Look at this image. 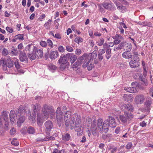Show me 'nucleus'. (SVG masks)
I'll use <instances>...</instances> for the list:
<instances>
[{
    "label": "nucleus",
    "instance_id": "nucleus-50",
    "mask_svg": "<svg viewBox=\"0 0 153 153\" xmlns=\"http://www.w3.org/2000/svg\"><path fill=\"white\" fill-rule=\"evenodd\" d=\"M66 50L69 52H71L73 51V49L71 46L69 45H67L66 47Z\"/></svg>",
    "mask_w": 153,
    "mask_h": 153
},
{
    "label": "nucleus",
    "instance_id": "nucleus-10",
    "mask_svg": "<svg viewBox=\"0 0 153 153\" xmlns=\"http://www.w3.org/2000/svg\"><path fill=\"white\" fill-rule=\"evenodd\" d=\"M152 102V99L150 97H148L144 102L145 109L147 112H150Z\"/></svg>",
    "mask_w": 153,
    "mask_h": 153
},
{
    "label": "nucleus",
    "instance_id": "nucleus-23",
    "mask_svg": "<svg viewBox=\"0 0 153 153\" xmlns=\"http://www.w3.org/2000/svg\"><path fill=\"white\" fill-rule=\"evenodd\" d=\"M58 53L57 51H53L51 52L50 54L49 57L51 59L56 58L58 56Z\"/></svg>",
    "mask_w": 153,
    "mask_h": 153
},
{
    "label": "nucleus",
    "instance_id": "nucleus-15",
    "mask_svg": "<svg viewBox=\"0 0 153 153\" xmlns=\"http://www.w3.org/2000/svg\"><path fill=\"white\" fill-rule=\"evenodd\" d=\"M19 52L20 53L19 56L20 61L22 62L27 61L28 58L26 53L24 52H22L20 50L19 51Z\"/></svg>",
    "mask_w": 153,
    "mask_h": 153
},
{
    "label": "nucleus",
    "instance_id": "nucleus-55",
    "mask_svg": "<svg viewBox=\"0 0 153 153\" xmlns=\"http://www.w3.org/2000/svg\"><path fill=\"white\" fill-rule=\"evenodd\" d=\"M58 50L59 52L63 53L65 51V49L63 46H60L58 48Z\"/></svg>",
    "mask_w": 153,
    "mask_h": 153
},
{
    "label": "nucleus",
    "instance_id": "nucleus-20",
    "mask_svg": "<svg viewBox=\"0 0 153 153\" xmlns=\"http://www.w3.org/2000/svg\"><path fill=\"white\" fill-rule=\"evenodd\" d=\"M16 116V113H15V111L14 110H12L10 111L9 114L10 119V121L11 122V123H14L15 120V117Z\"/></svg>",
    "mask_w": 153,
    "mask_h": 153
},
{
    "label": "nucleus",
    "instance_id": "nucleus-1",
    "mask_svg": "<svg viewBox=\"0 0 153 153\" xmlns=\"http://www.w3.org/2000/svg\"><path fill=\"white\" fill-rule=\"evenodd\" d=\"M25 50L27 51V56L31 60H33L36 58L37 59L42 58L43 56V52L41 49H38L34 45L29 44L25 47Z\"/></svg>",
    "mask_w": 153,
    "mask_h": 153
},
{
    "label": "nucleus",
    "instance_id": "nucleus-3",
    "mask_svg": "<svg viewBox=\"0 0 153 153\" xmlns=\"http://www.w3.org/2000/svg\"><path fill=\"white\" fill-rule=\"evenodd\" d=\"M71 121L72 124H71V129H73L74 128H82V119L81 117L78 116L76 114H74L71 117Z\"/></svg>",
    "mask_w": 153,
    "mask_h": 153
},
{
    "label": "nucleus",
    "instance_id": "nucleus-44",
    "mask_svg": "<svg viewBox=\"0 0 153 153\" xmlns=\"http://www.w3.org/2000/svg\"><path fill=\"white\" fill-rule=\"evenodd\" d=\"M113 38L114 39H123V37L120 35L117 34L115 36H113Z\"/></svg>",
    "mask_w": 153,
    "mask_h": 153
},
{
    "label": "nucleus",
    "instance_id": "nucleus-26",
    "mask_svg": "<svg viewBox=\"0 0 153 153\" xmlns=\"http://www.w3.org/2000/svg\"><path fill=\"white\" fill-rule=\"evenodd\" d=\"M91 130H95L97 129V120L94 119L92 121V123L90 126Z\"/></svg>",
    "mask_w": 153,
    "mask_h": 153
},
{
    "label": "nucleus",
    "instance_id": "nucleus-49",
    "mask_svg": "<svg viewBox=\"0 0 153 153\" xmlns=\"http://www.w3.org/2000/svg\"><path fill=\"white\" fill-rule=\"evenodd\" d=\"M47 42L49 46L51 48H52L53 47V43L52 41L49 39H47Z\"/></svg>",
    "mask_w": 153,
    "mask_h": 153
},
{
    "label": "nucleus",
    "instance_id": "nucleus-41",
    "mask_svg": "<svg viewBox=\"0 0 153 153\" xmlns=\"http://www.w3.org/2000/svg\"><path fill=\"white\" fill-rule=\"evenodd\" d=\"M11 53L15 56L18 55V51L14 47H12V51H11Z\"/></svg>",
    "mask_w": 153,
    "mask_h": 153
},
{
    "label": "nucleus",
    "instance_id": "nucleus-19",
    "mask_svg": "<svg viewBox=\"0 0 153 153\" xmlns=\"http://www.w3.org/2000/svg\"><path fill=\"white\" fill-rule=\"evenodd\" d=\"M16 117L18 118L17 119L18 126L20 127L21 126V124L24 123L25 120V117L24 115H20Z\"/></svg>",
    "mask_w": 153,
    "mask_h": 153
},
{
    "label": "nucleus",
    "instance_id": "nucleus-39",
    "mask_svg": "<svg viewBox=\"0 0 153 153\" xmlns=\"http://www.w3.org/2000/svg\"><path fill=\"white\" fill-rule=\"evenodd\" d=\"M125 106L127 108V110L128 111H133L134 110V107L133 106L129 103L127 104V105H125Z\"/></svg>",
    "mask_w": 153,
    "mask_h": 153
},
{
    "label": "nucleus",
    "instance_id": "nucleus-18",
    "mask_svg": "<svg viewBox=\"0 0 153 153\" xmlns=\"http://www.w3.org/2000/svg\"><path fill=\"white\" fill-rule=\"evenodd\" d=\"M115 4L117 9L120 10L121 12L124 13L126 11V7L122 5L120 3L116 2Z\"/></svg>",
    "mask_w": 153,
    "mask_h": 153
},
{
    "label": "nucleus",
    "instance_id": "nucleus-43",
    "mask_svg": "<svg viewBox=\"0 0 153 153\" xmlns=\"http://www.w3.org/2000/svg\"><path fill=\"white\" fill-rule=\"evenodd\" d=\"M15 37L16 39L23 40L24 39L23 34H19L15 36Z\"/></svg>",
    "mask_w": 153,
    "mask_h": 153
},
{
    "label": "nucleus",
    "instance_id": "nucleus-31",
    "mask_svg": "<svg viewBox=\"0 0 153 153\" xmlns=\"http://www.w3.org/2000/svg\"><path fill=\"white\" fill-rule=\"evenodd\" d=\"M125 44V48L127 50L126 51L130 52L132 49V45L129 43H126V42Z\"/></svg>",
    "mask_w": 153,
    "mask_h": 153
},
{
    "label": "nucleus",
    "instance_id": "nucleus-27",
    "mask_svg": "<svg viewBox=\"0 0 153 153\" xmlns=\"http://www.w3.org/2000/svg\"><path fill=\"white\" fill-rule=\"evenodd\" d=\"M8 112L7 111H3L1 112V115L5 121L7 122L8 120V117L7 115Z\"/></svg>",
    "mask_w": 153,
    "mask_h": 153
},
{
    "label": "nucleus",
    "instance_id": "nucleus-64",
    "mask_svg": "<svg viewBox=\"0 0 153 153\" xmlns=\"http://www.w3.org/2000/svg\"><path fill=\"white\" fill-rule=\"evenodd\" d=\"M53 37L58 39H60L61 38V36L60 35L59 33L55 34L54 35V36H53Z\"/></svg>",
    "mask_w": 153,
    "mask_h": 153
},
{
    "label": "nucleus",
    "instance_id": "nucleus-4",
    "mask_svg": "<svg viewBox=\"0 0 153 153\" xmlns=\"http://www.w3.org/2000/svg\"><path fill=\"white\" fill-rule=\"evenodd\" d=\"M42 114L44 115L43 118L47 120L48 118L49 115L52 116H54L55 112L51 106L45 104L44 105L42 108Z\"/></svg>",
    "mask_w": 153,
    "mask_h": 153
},
{
    "label": "nucleus",
    "instance_id": "nucleus-48",
    "mask_svg": "<svg viewBox=\"0 0 153 153\" xmlns=\"http://www.w3.org/2000/svg\"><path fill=\"white\" fill-rule=\"evenodd\" d=\"M16 140V139L13 138V140L11 141V144L15 146H18L19 145V143Z\"/></svg>",
    "mask_w": 153,
    "mask_h": 153
},
{
    "label": "nucleus",
    "instance_id": "nucleus-33",
    "mask_svg": "<svg viewBox=\"0 0 153 153\" xmlns=\"http://www.w3.org/2000/svg\"><path fill=\"white\" fill-rule=\"evenodd\" d=\"M124 89L127 92L130 93H134L135 90L134 87H126Z\"/></svg>",
    "mask_w": 153,
    "mask_h": 153
},
{
    "label": "nucleus",
    "instance_id": "nucleus-46",
    "mask_svg": "<svg viewBox=\"0 0 153 153\" xmlns=\"http://www.w3.org/2000/svg\"><path fill=\"white\" fill-rule=\"evenodd\" d=\"M141 25H143L145 26H148L149 27H151L152 25V24L150 22H142Z\"/></svg>",
    "mask_w": 153,
    "mask_h": 153
},
{
    "label": "nucleus",
    "instance_id": "nucleus-9",
    "mask_svg": "<svg viewBox=\"0 0 153 153\" xmlns=\"http://www.w3.org/2000/svg\"><path fill=\"white\" fill-rule=\"evenodd\" d=\"M45 127V132L49 134L50 132L53 128V122L50 120L46 121L44 123Z\"/></svg>",
    "mask_w": 153,
    "mask_h": 153
},
{
    "label": "nucleus",
    "instance_id": "nucleus-8",
    "mask_svg": "<svg viewBox=\"0 0 153 153\" xmlns=\"http://www.w3.org/2000/svg\"><path fill=\"white\" fill-rule=\"evenodd\" d=\"M132 60H131L129 62V65L131 68H137L140 66V59L138 56H133Z\"/></svg>",
    "mask_w": 153,
    "mask_h": 153
},
{
    "label": "nucleus",
    "instance_id": "nucleus-5",
    "mask_svg": "<svg viewBox=\"0 0 153 153\" xmlns=\"http://www.w3.org/2000/svg\"><path fill=\"white\" fill-rule=\"evenodd\" d=\"M124 113V114L119 115L120 119L123 123H129V122L133 118V115L128 111H125Z\"/></svg>",
    "mask_w": 153,
    "mask_h": 153
},
{
    "label": "nucleus",
    "instance_id": "nucleus-29",
    "mask_svg": "<svg viewBox=\"0 0 153 153\" xmlns=\"http://www.w3.org/2000/svg\"><path fill=\"white\" fill-rule=\"evenodd\" d=\"M71 117L70 119L68 118L66 119H64L65 122V126L66 127H68L70 126V128H71V125L72 124V122L71 121Z\"/></svg>",
    "mask_w": 153,
    "mask_h": 153
},
{
    "label": "nucleus",
    "instance_id": "nucleus-62",
    "mask_svg": "<svg viewBox=\"0 0 153 153\" xmlns=\"http://www.w3.org/2000/svg\"><path fill=\"white\" fill-rule=\"evenodd\" d=\"M120 39H114V44L115 45H117L119 44L121 42V40Z\"/></svg>",
    "mask_w": 153,
    "mask_h": 153
},
{
    "label": "nucleus",
    "instance_id": "nucleus-25",
    "mask_svg": "<svg viewBox=\"0 0 153 153\" xmlns=\"http://www.w3.org/2000/svg\"><path fill=\"white\" fill-rule=\"evenodd\" d=\"M122 56L123 58H125L126 59H129L131 58L132 56V55L130 52L128 51H126L122 54Z\"/></svg>",
    "mask_w": 153,
    "mask_h": 153
},
{
    "label": "nucleus",
    "instance_id": "nucleus-21",
    "mask_svg": "<svg viewBox=\"0 0 153 153\" xmlns=\"http://www.w3.org/2000/svg\"><path fill=\"white\" fill-rule=\"evenodd\" d=\"M124 100L128 102H129L133 100V96L131 94H125L123 97Z\"/></svg>",
    "mask_w": 153,
    "mask_h": 153
},
{
    "label": "nucleus",
    "instance_id": "nucleus-53",
    "mask_svg": "<svg viewBox=\"0 0 153 153\" xmlns=\"http://www.w3.org/2000/svg\"><path fill=\"white\" fill-rule=\"evenodd\" d=\"M126 44V42H121L118 45V47L120 49H122L125 46Z\"/></svg>",
    "mask_w": 153,
    "mask_h": 153
},
{
    "label": "nucleus",
    "instance_id": "nucleus-2",
    "mask_svg": "<svg viewBox=\"0 0 153 153\" xmlns=\"http://www.w3.org/2000/svg\"><path fill=\"white\" fill-rule=\"evenodd\" d=\"M72 53H68L65 55H62L59 59L58 63L60 65L59 68L61 71L64 70L67 67V66L69 64L68 62V59L70 57V55Z\"/></svg>",
    "mask_w": 153,
    "mask_h": 153
},
{
    "label": "nucleus",
    "instance_id": "nucleus-30",
    "mask_svg": "<svg viewBox=\"0 0 153 153\" xmlns=\"http://www.w3.org/2000/svg\"><path fill=\"white\" fill-rule=\"evenodd\" d=\"M71 138V137L69 134L66 133V134L63 135L62 136V139L65 141H69Z\"/></svg>",
    "mask_w": 153,
    "mask_h": 153
},
{
    "label": "nucleus",
    "instance_id": "nucleus-58",
    "mask_svg": "<svg viewBox=\"0 0 153 153\" xmlns=\"http://www.w3.org/2000/svg\"><path fill=\"white\" fill-rule=\"evenodd\" d=\"M104 39L101 38L100 39V42L98 43V45L99 46L102 45L104 43Z\"/></svg>",
    "mask_w": 153,
    "mask_h": 153
},
{
    "label": "nucleus",
    "instance_id": "nucleus-40",
    "mask_svg": "<svg viewBox=\"0 0 153 153\" xmlns=\"http://www.w3.org/2000/svg\"><path fill=\"white\" fill-rule=\"evenodd\" d=\"M127 63L126 62H120L118 64L119 67L120 68H124L127 67Z\"/></svg>",
    "mask_w": 153,
    "mask_h": 153
},
{
    "label": "nucleus",
    "instance_id": "nucleus-38",
    "mask_svg": "<svg viewBox=\"0 0 153 153\" xmlns=\"http://www.w3.org/2000/svg\"><path fill=\"white\" fill-rule=\"evenodd\" d=\"M48 68L50 70H55L57 69V67L52 64H49L48 65Z\"/></svg>",
    "mask_w": 153,
    "mask_h": 153
},
{
    "label": "nucleus",
    "instance_id": "nucleus-52",
    "mask_svg": "<svg viewBox=\"0 0 153 153\" xmlns=\"http://www.w3.org/2000/svg\"><path fill=\"white\" fill-rule=\"evenodd\" d=\"M87 69L88 71L91 70L94 67V65L92 64L91 63L89 65V64L87 65Z\"/></svg>",
    "mask_w": 153,
    "mask_h": 153
},
{
    "label": "nucleus",
    "instance_id": "nucleus-56",
    "mask_svg": "<svg viewBox=\"0 0 153 153\" xmlns=\"http://www.w3.org/2000/svg\"><path fill=\"white\" fill-rule=\"evenodd\" d=\"M91 131L92 132V134L95 136H96L97 135L98 131L97 129H95L94 130H91Z\"/></svg>",
    "mask_w": 153,
    "mask_h": 153
},
{
    "label": "nucleus",
    "instance_id": "nucleus-17",
    "mask_svg": "<svg viewBox=\"0 0 153 153\" xmlns=\"http://www.w3.org/2000/svg\"><path fill=\"white\" fill-rule=\"evenodd\" d=\"M102 5L106 9L111 10L113 9L114 5L112 3L103 2Z\"/></svg>",
    "mask_w": 153,
    "mask_h": 153
},
{
    "label": "nucleus",
    "instance_id": "nucleus-45",
    "mask_svg": "<svg viewBox=\"0 0 153 153\" xmlns=\"http://www.w3.org/2000/svg\"><path fill=\"white\" fill-rule=\"evenodd\" d=\"M52 21L51 19H49L48 22L45 23L44 24V26L47 29H50L51 27V26L49 25V22H51Z\"/></svg>",
    "mask_w": 153,
    "mask_h": 153
},
{
    "label": "nucleus",
    "instance_id": "nucleus-34",
    "mask_svg": "<svg viewBox=\"0 0 153 153\" xmlns=\"http://www.w3.org/2000/svg\"><path fill=\"white\" fill-rule=\"evenodd\" d=\"M75 131L77 132V135L79 136L82 135L83 132V129L82 127L79 128H74Z\"/></svg>",
    "mask_w": 153,
    "mask_h": 153
},
{
    "label": "nucleus",
    "instance_id": "nucleus-59",
    "mask_svg": "<svg viewBox=\"0 0 153 153\" xmlns=\"http://www.w3.org/2000/svg\"><path fill=\"white\" fill-rule=\"evenodd\" d=\"M75 53L77 55H79L81 53V51L80 49H76L75 51Z\"/></svg>",
    "mask_w": 153,
    "mask_h": 153
},
{
    "label": "nucleus",
    "instance_id": "nucleus-63",
    "mask_svg": "<svg viewBox=\"0 0 153 153\" xmlns=\"http://www.w3.org/2000/svg\"><path fill=\"white\" fill-rule=\"evenodd\" d=\"M46 138L47 139L51 140H54L55 139L54 137L49 135L47 136Z\"/></svg>",
    "mask_w": 153,
    "mask_h": 153
},
{
    "label": "nucleus",
    "instance_id": "nucleus-42",
    "mask_svg": "<svg viewBox=\"0 0 153 153\" xmlns=\"http://www.w3.org/2000/svg\"><path fill=\"white\" fill-rule=\"evenodd\" d=\"M70 59L71 64L73 63L77 59L76 56L75 55L70 56Z\"/></svg>",
    "mask_w": 153,
    "mask_h": 153
},
{
    "label": "nucleus",
    "instance_id": "nucleus-14",
    "mask_svg": "<svg viewBox=\"0 0 153 153\" xmlns=\"http://www.w3.org/2000/svg\"><path fill=\"white\" fill-rule=\"evenodd\" d=\"M40 105L38 104H36L33 106V111L32 113V119L33 118L34 119H35L36 118L37 111L40 109Z\"/></svg>",
    "mask_w": 153,
    "mask_h": 153
},
{
    "label": "nucleus",
    "instance_id": "nucleus-32",
    "mask_svg": "<svg viewBox=\"0 0 153 153\" xmlns=\"http://www.w3.org/2000/svg\"><path fill=\"white\" fill-rule=\"evenodd\" d=\"M35 129L34 128L31 126H29L27 130V132L30 134H33L35 133Z\"/></svg>",
    "mask_w": 153,
    "mask_h": 153
},
{
    "label": "nucleus",
    "instance_id": "nucleus-36",
    "mask_svg": "<svg viewBox=\"0 0 153 153\" xmlns=\"http://www.w3.org/2000/svg\"><path fill=\"white\" fill-rule=\"evenodd\" d=\"M81 65L77 60V61L73 65L72 68L78 69L79 68V67L81 66Z\"/></svg>",
    "mask_w": 153,
    "mask_h": 153
},
{
    "label": "nucleus",
    "instance_id": "nucleus-28",
    "mask_svg": "<svg viewBox=\"0 0 153 153\" xmlns=\"http://www.w3.org/2000/svg\"><path fill=\"white\" fill-rule=\"evenodd\" d=\"M41 117L40 114L38 113L37 115V122L39 126L40 127L42 125L43 122L41 120Z\"/></svg>",
    "mask_w": 153,
    "mask_h": 153
},
{
    "label": "nucleus",
    "instance_id": "nucleus-24",
    "mask_svg": "<svg viewBox=\"0 0 153 153\" xmlns=\"http://www.w3.org/2000/svg\"><path fill=\"white\" fill-rule=\"evenodd\" d=\"M92 120L89 117H88L86 120V122L85 124V126L88 129V131H89V129L91 124L92 123Z\"/></svg>",
    "mask_w": 153,
    "mask_h": 153
},
{
    "label": "nucleus",
    "instance_id": "nucleus-12",
    "mask_svg": "<svg viewBox=\"0 0 153 153\" xmlns=\"http://www.w3.org/2000/svg\"><path fill=\"white\" fill-rule=\"evenodd\" d=\"M105 120H106L112 128H115L117 126L115 119L111 116H108L107 119Z\"/></svg>",
    "mask_w": 153,
    "mask_h": 153
},
{
    "label": "nucleus",
    "instance_id": "nucleus-47",
    "mask_svg": "<svg viewBox=\"0 0 153 153\" xmlns=\"http://www.w3.org/2000/svg\"><path fill=\"white\" fill-rule=\"evenodd\" d=\"M19 60L16 59V61L14 62L16 68L17 69L20 68L21 67L19 63Z\"/></svg>",
    "mask_w": 153,
    "mask_h": 153
},
{
    "label": "nucleus",
    "instance_id": "nucleus-54",
    "mask_svg": "<svg viewBox=\"0 0 153 153\" xmlns=\"http://www.w3.org/2000/svg\"><path fill=\"white\" fill-rule=\"evenodd\" d=\"M16 132V129L14 127L12 128L10 131V134L11 135H13Z\"/></svg>",
    "mask_w": 153,
    "mask_h": 153
},
{
    "label": "nucleus",
    "instance_id": "nucleus-22",
    "mask_svg": "<svg viewBox=\"0 0 153 153\" xmlns=\"http://www.w3.org/2000/svg\"><path fill=\"white\" fill-rule=\"evenodd\" d=\"M144 96L143 95H139L137 96L135 100L138 103H142L144 100Z\"/></svg>",
    "mask_w": 153,
    "mask_h": 153
},
{
    "label": "nucleus",
    "instance_id": "nucleus-6",
    "mask_svg": "<svg viewBox=\"0 0 153 153\" xmlns=\"http://www.w3.org/2000/svg\"><path fill=\"white\" fill-rule=\"evenodd\" d=\"M88 57V55L87 54L84 53L82 56L79 58L77 60L81 64L84 63L82 67L85 68L87 67L91 61V58L90 57L89 58Z\"/></svg>",
    "mask_w": 153,
    "mask_h": 153
},
{
    "label": "nucleus",
    "instance_id": "nucleus-57",
    "mask_svg": "<svg viewBox=\"0 0 153 153\" xmlns=\"http://www.w3.org/2000/svg\"><path fill=\"white\" fill-rule=\"evenodd\" d=\"M40 44V45L43 47H45L47 45V42L45 41H42Z\"/></svg>",
    "mask_w": 153,
    "mask_h": 153
},
{
    "label": "nucleus",
    "instance_id": "nucleus-35",
    "mask_svg": "<svg viewBox=\"0 0 153 153\" xmlns=\"http://www.w3.org/2000/svg\"><path fill=\"white\" fill-rule=\"evenodd\" d=\"M65 115L64 117V119H66L71 118V112L69 111H68L65 113Z\"/></svg>",
    "mask_w": 153,
    "mask_h": 153
},
{
    "label": "nucleus",
    "instance_id": "nucleus-13",
    "mask_svg": "<svg viewBox=\"0 0 153 153\" xmlns=\"http://www.w3.org/2000/svg\"><path fill=\"white\" fill-rule=\"evenodd\" d=\"M1 61H2L4 65L7 67L9 68H12L13 66L14 62L12 60L10 59H7L6 61H4V60H2Z\"/></svg>",
    "mask_w": 153,
    "mask_h": 153
},
{
    "label": "nucleus",
    "instance_id": "nucleus-51",
    "mask_svg": "<svg viewBox=\"0 0 153 153\" xmlns=\"http://www.w3.org/2000/svg\"><path fill=\"white\" fill-rule=\"evenodd\" d=\"M2 54L4 56H6L8 54V51L6 49L4 48L2 51Z\"/></svg>",
    "mask_w": 153,
    "mask_h": 153
},
{
    "label": "nucleus",
    "instance_id": "nucleus-7",
    "mask_svg": "<svg viewBox=\"0 0 153 153\" xmlns=\"http://www.w3.org/2000/svg\"><path fill=\"white\" fill-rule=\"evenodd\" d=\"M56 114L58 125L59 127H60L63 122V112H62L60 107L57 108L56 111Z\"/></svg>",
    "mask_w": 153,
    "mask_h": 153
},
{
    "label": "nucleus",
    "instance_id": "nucleus-11",
    "mask_svg": "<svg viewBox=\"0 0 153 153\" xmlns=\"http://www.w3.org/2000/svg\"><path fill=\"white\" fill-rule=\"evenodd\" d=\"M110 126L106 120H104L102 126L99 129V131L101 133L103 132L107 133L109 130V127Z\"/></svg>",
    "mask_w": 153,
    "mask_h": 153
},
{
    "label": "nucleus",
    "instance_id": "nucleus-16",
    "mask_svg": "<svg viewBox=\"0 0 153 153\" xmlns=\"http://www.w3.org/2000/svg\"><path fill=\"white\" fill-rule=\"evenodd\" d=\"M26 113V109L22 105L19 106L18 110L16 111V117L20 115H24Z\"/></svg>",
    "mask_w": 153,
    "mask_h": 153
},
{
    "label": "nucleus",
    "instance_id": "nucleus-60",
    "mask_svg": "<svg viewBox=\"0 0 153 153\" xmlns=\"http://www.w3.org/2000/svg\"><path fill=\"white\" fill-rule=\"evenodd\" d=\"M6 29L7 31L9 33H12L13 32V29L12 28H10L9 27H6Z\"/></svg>",
    "mask_w": 153,
    "mask_h": 153
},
{
    "label": "nucleus",
    "instance_id": "nucleus-61",
    "mask_svg": "<svg viewBox=\"0 0 153 153\" xmlns=\"http://www.w3.org/2000/svg\"><path fill=\"white\" fill-rule=\"evenodd\" d=\"M132 146V144L131 142H129L126 146V148L127 149H129Z\"/></svg>",
    "mask_w": 153,
    "mask_h": 153
},
{
    "label": "nucleus",
    "instance_id": "nucleus-37",
    "mask_svg": "<svg viewBox=\"0 0 153 153\" xmlns=\"http://www.w3.org/2000/svg\"><path fill=\"white\" fill-rule=\"evenodd\" d=\"M97 127L99 130V129L102 126V124L103 122V120L102 119H98L97 120Z\"/></svg>",
    "mask_w": 153,
    "mask_h": 153
}]
</instances>
